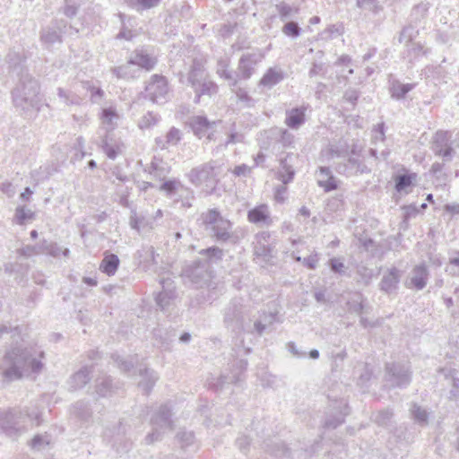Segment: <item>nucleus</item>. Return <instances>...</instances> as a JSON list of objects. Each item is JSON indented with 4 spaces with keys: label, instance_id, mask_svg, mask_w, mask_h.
Here are the masks:
<instances>
[{
    "label": "nucleus",
    "instance_id": "1",
    "mask_svg": "<svg viewBox=\"0 0 459 459\" xmlns=\"http://www.w3.org/2000/svg\"><path fill=\"white\" fill-rule=\"evenodd\" d=\"M44 351L39 347L22 342L6 351L0 370L9 381L39 374L44 368Z\"/></svg>",
    "mask_w": 459,
    "mask_h": 459
},
{
    "label": "nucleus",
    "instance_id": "2",
    "mask_svg": "<svg viewBox=\"0 0 459 459\" xmlns=\"http://www.w3.org/2000/svg\"><path fill=\"white\" fill-rule=\"evenodd\" d=\"M40 423L41 412L37 407H27L22 411H7L0 415V427L7 436L13 438Z\"/></svg>",
    "mask_w": 459,
    "mask_h": 459
},
{
    "label": "nucleus",
    "instance_id": "3",
    "mask_svg": "<svg viewBox=\"0 0 459 459\" xmlns=\"http://www.w3.org/2000/svg\"><path fill=\"white\" fill-rule=\"evenodd\" d=\"M13 100L17 108L24 111L32 108L38 110L41 102L39 82L29 76L22 78L13 91Z\"/></svg>",
    "mask_w": 459,
    "mask_h": 459
},
{
    "label": "nucleus",
    "instance_id": "4",
    "mask_svg": "<svg viewBox=\"0 0 459 459\" xmlns=\"http://www.w3.org/2000/svg\"><path fill=\"white\" fill-rule=\"evenodd\" d=\"M221 171V164L212 160L191 169L188 178L191 183L201 187L206 194H212L220 181L219 176Z\"/></svg>",
    "mask_w": 459,
    "mask_h": 459
},
{
    "label": "nucleus",
    "instance_id": "5",
    "mask_svg": "<svg viewBox=\"0 0 459 459\" xmlns=\"http://www.w3.org/2000/svg\"><path fill=\"white\" fill-rule=\"evenodd\" d=\"M202 224L219 241H228L232 238V223L221 216L216 209H210L201 215Z\"/></svg>",
    "mask_w": 459,
    "mask_h": 459
},
{
    "label": "nucleus",
    "instance_id": "6",
    "mask_svg": "<svg viewBox=\"0 0 459 459\" xmlns=\"http://www.w3.org/2000/svg\"><path fill=\"white\" fill-rule=\"evenodd\" d=\"M152 432L146 437L148 443H153L158 440L161 433H165L172 429L170 420V409L168 405H162L152 420Z\"/></svg>",
    "mask_w": 459,
    "mask_h": 459
},
{
    "label": "nucleus",
    "instance_id": "7",
    "mask_svg": "<svg viewBox=\"0 0 459 459\" xmlns=\"http://www.w3.org/2000/svg\"><path fill=\"white\" fill-rule=\"evenodd\" d=\"M264 58V54L261 51L255 53H246L241 56L237 68V82L238 80H247L255 72V66Z\"/></svg>",
    "mask_w": 459,
    "mask_h": 459
},
{
    "label": "nucleus",
    "instance_id": "8",
    "mask_svg": "<svg viewBox=\"0 0 459 459\" xmlns=\"http://www.w3.org/2000/svg\"><path fill=\"white\" fill-rule=\"evenodd\" d=\"M147 96L153 102H164L169 93L168 82L165 77L154 74L145 87Z\"/></svg>",
    "mask_w": 459,
    "mask_h": 459
},
{
    "label": "nucleus",
    "instance_id": "9",
    "mask_svg": "<svg viewBox=\"0 0 459 459\" xmlns=\"http://www.w3.org/2000/svg\"><path fill=\"white\" fill-rule=\"evenodd\" d=\"M429 276V273L426 264H417L409 273L404 281V285L408 289L416 290H423L427 286Z\"/></svg>",
    "mask_w": 459,
    "mask_h": 459
},
{
    "label": "nucleus",
    "instance_id": "10",
    "mask_svg": "<svg viewBox=\"0 0 459 459\" xmlns=\"http://www.w3.org/2000/svg\"><path fill=\"white\" fill-rule=\"evenodd\" d=\"M207 59L204 55H198L193 59L190 71L187 74V81L191 86H198L200 81L206 78L205 64Z\"/></svg>",
    "mask_w": 459,
    "mask_h": 459
},
{
    "label": "nucleus",
    "instance_id": "11",
    "mask_svg": "<svg viewBox=\"0 0 459 459\" xmlns=\"http://www.w3.org/2000/svg\"><path fill=\"white\" fill-rule=\"evenodd\" d=\"M451 134L447 131H438L434 137V151L437 154L442 157H451L453 149L450 146L449 141Z\"/></svg>",
    "mask_w": 459,
    "mask_h": 459
},
{
    "label": "nucleus",
    "instance_id": "12",
    "mask_svg": "<svg viewBox=\"0 0 459 459\" xmlns=\"http://www.w3.org/2000/svg\"><path fill=\"white\" fill-rule=\"evenodd\" d=\"M269 238L270 235L265 232L256 235L254 247V254L256 257H261L263 260L272 257L273 248L269 243Z\"/></svg>",
    "mask_w": 459,
    "mask_h": 459
},
{
    "label": "nucleus",
    "instance_id": "13",
    "mask_svg": "<svg viewBox=\"0 0 459 459\" xmlns=\"http://www.w3.org/2000/svg\"><path fill=\"white\" fill-rule=\"evenodd\" d=\"M388 374L391 377V381L394 385L398 386L407 385L411 379V373L409 368L401 365H389L387 366Z\"/></svg>",
    "mask_w": 459,
    "mask_h": 459
},
{
    "label": "nucleus",
    "instance_id": "14",
    "mask_svg": "<svg viewBox=\"0 0 459 459\" xmlns=\"http://www.w3.org/2000/svg\"><path fill=\"white\" fill-rule=\"evenodd\" d=\"M247 219L255 224L270 225L273 221L270 216L269 207L266 204H260L250 210L247 213Z\"/></svg>",
    "mask_w": 459,
    "mask_h": 459
},
{
    "label": "nucleus",
    "instance_id": "15",
    "mask_svg": "<svg viewBox=\"0 0 459 459\" xmlns=\"http://www.w3.org/2000/svg\"><path fill=\"white\" fill-rule=\"evenodd\" d=\"M214 122L211 123L205 117L195 116L193 117L189 121V126L194 131L195 134L199 138H202L207 134V139H212V134H208Z\"/></svg>",
    "mask_w": 459,
    "mask_h": 459
},
{
    "label": "nucleus",
    "instance_id": "16",
    "mask_svg": "<svg viewBox=\"0 0 459 459\" xmlns=\"http://www.w3.org/2000/svg\"><path fill=\"white\" fill-rule=\"evenodd\" d=\"M100 119L101 126L107 132H110L113 131L117 126L120 116L117 113V109L114 107L110 106L108 108H104L101 110Z\"/></svg>",
    "mask_w": 459,
    "mask_h": 459
},
{
    "label": "nucleus",
    "instance_id": "17",
    "mask_svg": "<svg viewBox=\"0 0 459 459\" xmlns=\"http://www.w3.org/2000/svg\"><path fill=\"white\" fill-rule=\"evenodd\" d=\"M292 159L291 154H287L285 158L280 160V169L277 172V178L281 180L283 185H287L293 180L295 170L291 163Z\"/></svg>",
    "mask_w": 459,
    "mask_h": 459
},
{
    "label": "nucleus",
    "instance_id": "18",
    "mask_svg": "<svg viewBox=\"0 0 459 459\" xmlns=\"http://www.w3.org/2000/svg\"><path fill=\"white\" fill-rule=\"evenodd\" d=\"M160 189L166 192V194L170 196L178 195L181 197L184 194H192V192L178 179H171L164 182L160 186Z\"/></svg>",
    "mask_w": 459,
    "mask_h": 459
},
{
    "label": "nucleus",
    "instance_id": "19",
    "mask_svg": "<svg viewBox=\"0 0 459 459\" xmlns=\"http://www.w3.org/2000/svg\"><path fill=\"white\" fill-rule=\"evenodd\" d=\"M306 108H296L286 112L285 124L293 129H298L305 122Z\"/></svg>",
    "mask_w": 459,
    "mask_h": 459
},
{
    "label": "nucleus",
    "instance_id": "20",
    "mask_svg": "<svg viewBox=\"0 0 459 459\" xmlns=\"http://www.w3.org/2000/svg\"><path fill=\"white\" fill-rule=\"evenodd\" d=\"M400 272L395 267L391 268L384 276L380 283L381 290L392 292L397 288L400 281Z\"/></svg>",
    "mask_w": 459,
    "mask_h": 459
},
{
    "label": "nucleus",
    "instance_id": "21",
    "mask_svg": "<svg viewBox=\"0 0 459 459\" xmlns=\"http://www.w3.org/2000/svg\"><path fill=\"white\" fill-rule=\"evenodd\" d=\"M283 78L284 73L281 68L272 67L265 72L260 80V85L272 88L275 84L279 83L281 80H283Z\"/></svg>",
    "mask_w": 459,
    "mask_h": 459
},
{
    "label": "nucleus",
    "instance_id": "22",
    "mask_svg": "<svg viewBox=\"0 0 459 459\" xmlns=\"http://www.w3.org/2000/svg\"><path fill=\"white\" fill-rule=\"evenodd\" d=\"M119 263L120 261L117 255L106 252L100 263V270L109 276L114 275L118 268Z\"/></svg>",
    "mask_w": 459,
    "mask_h": 459
},
{
    "label": "nucleus",
    "instance_id": "23",
    "mask_svg": "<svg viewBox=\"0 0 459 459\" xmlns=\"http://www.w3.org/2000/svg\"><path fill=\"white\" fill-rule=\"evenodd\" d=\"M230 58H221L217 62L216 74L222 79L229 81L230 86L237 84V76L234 77L232 73L230 71Z\"/></svg>",
    "mask_w": 459,
    "mask_h": 459
},
{
    "label": "nucleus",
    "instance_id": "24",
    "mask_svg": "<svg viewBox=\"0 0 459 459\" xmlns=\"http://www.w3.org/2000/svg\"><path fill=\"white\" fill-rule=\"evenodd\" d=\"M417 179L416 173H407L394 177L395 189L399 193H409V188Z\"/></svg>",
    "mask_w": 459,
    "mask_h": 459
},
{
    "label": "nucleus",
    "instance_id": "25",
    "mask_svg": "<svg viewBox=\"0 0 459 459\" xmlns=\"http://www.w3.org/2000/svg\"><path fill=\"white\" fill-rule=\"evenodd\" d=\"M133 65H138L146 70H151L156 64V58L145 53L143 50L136 51L130 59Z\"/></svg>",
    "mask_w": 459,
    "mask_h": 459
},
{
    "label": "nucleus",
    "instance_id": "26",
    "mask_svg": "<svg viewBox=\"0 0 459 459\" xmlns=\"http://www.w3.org/2000/svg\"><path fill=\"white\" fill-rule=\"evenodd\" d=\"M318 185L329 192L337 188V181L334 177L331 175L329 169L321 167L319 170Z\"/></svg>",
    "mask_w": 459,
    "mask_h": 459
},
{
    "label": "nucleus",
    "instance_id": "27",
    "mask_svg": "<svg viewBox=\"0 0 459 459\" xmlns=\"http://www.w3.org/2000/svg\"><path fill=\"white\" fill-rule=\"evenodd\" d=\"M139 372L142 377L139 382V385L146 394H148L158 380V375L153 370H150L148 368H144L143 370L140 369Z\"/></svg>",
    "mask_w": 459,
    "mask_h": 459
},
{
    "label": "nucleus",
    "instance_id": "28",
    "mask_svg": "<svg viewBox=\"0 0 459 459\" xmlns=\"http://www.w3.org/2000/svg\"><path fill=\"white\" fill-rule=\"evenodd\" d=\"M35 219V212L25 206H18L15 209L13 221L18 225H24Z\"/></svg>",
    "mask_w": 459,
    "mask_h": 459
},
{
    "label": "nucleus",
    "instance_id": "29",
    "mask_svg": "<svg viewBox=\"0 0 459 459\" xmlns=\"http://www.w3.org/2000/svg\"><path fill=\"white\" fill-rule=\"evenodd\" d=\"M89 375L90 369L87 367L82 368L79 371L71 377V387L74 389L83 387L90 380Z\"/></svg>",
    "mask_w": 459,
    "mask_h": 459
},
{
    "label": "nucleus",
    "instance_id": "30",
    "mask_svg": "<svg viewBox=\"0 0 459 459\" xmlns=\"http://www.w3.org/2000/svg\"><path fill=\"white\" fill-rule=\"evenodd\" d=\"M102 149L109 159L114 160L117 158L118 154L123 152L125 149V144L121 141L116 142L114 143H109L108 137L106 136L103 139Z\"/></svg>",
    "mask_w": 459,
    "mask_h": 459
},
{
    "label": "nucleus",
    "instance_id": "31",
    "mask_svg": "<svg viewBox=\"0 0 459 459\" xmlns=\"http://www.w3.org/2000/svg\"><path fill=\"white\" fill-rule=\"evenodd\" d=\"M193 88L197 94V99H199L201 94L212 95L218 91L217 84L210 80H207V78L200 81L199 85L193 86Z\"/></svg>",
    "mask_w": 459,
    "mask_h": 459
},
{
    "label": "nucleus",
    "instance_id": "32",
    "mask_svg": "<svg viewBox=\"0 0 459 459\" xmlns=\"http://www.w3.org/2000/svg\"><path fill=\"white\" fill-rule=\"evenodd\" d=\"M40 253H46L54 257H57L60 255L61 253L65 256H68L69 255V249L65 248L62 250V248L56 244V243H48L47 241H44L41 246L39 247Z\"/></svg>",
    "mask_w": 459,
    "mask_h": 459
},
{
    "label": "nucleus",
    "instance_id": "33",
    "mask_svg": "<svg viewBox=\"0 0 459 459\" xmlns=\"http://www.w3.org/2000/svg\"><path fill=\"white\" fill-rule=\"evenodd\" d=\"M40 39L47 46H52L56 42H61V35L55 29L46 28L41 31Z\"/></svg>",
    "mask_w": 459,
    "mask_h": 459
},
{
    "label": "nucleus",
    "instance_id": "34",
    "mask_svg": "<svg viewBox=\"0 0 459 459\" xmlns=\"http://www.w3.org/2000/svg\"><path fill=\"white\" fill-rule=\"evenodd\" d=\"M57 95L65 105H79L82 101V98L79 95L63 88L57 89Z\"/></svg>",
    "mask_w": 459,
    "mask_h": 459
},
{
    "label": "nucleus",
    "instance_id": "35",
    "mask_svg": "<svg viewBox=\"0 0 459 459\" xmlns=\"http://www.w3.org/2000/svg\"><path fill=\"white\" fill-rule=\"evenodd\" d=\"M112 71L117 78L124 79L134 77L135 73V70L134 69V65L131 60H129L126 65L115 67Z\"/></svg>",
    "mask_w": 459,
    "mask_h": 459
},
{
    "label": "nucleus",
    "instance_id": "36",
    "mask_svg": "<svg viewBox=\"0 0 459 459\" xmlns=\"http://www.w3.org/2000/svg\"><path fill=\"white\" fill-rule=\"evenodd\" d=\"M231 87L232 92L240 102H243L246 106H250L253 103V99L250 97L246 88L238 87L237 84Z\"/></svg>",
    "mask_w": 459,
    "mask_h": 459
},
{
    "label": "nucleus",
    "instance_id": "37",
    "mask_svg": "<svg viewBox=\"0 0 459 459\" xmlns=\"http://www.w3.org/2000/svg\"><path fill=\"white\" fill-rule=\"evenodd\" d=\"M96 392L100 396H107L111 393V383L109 378L101 377L96 381Z\"/></svg>",
    "mask_w": 459,
    "mask_h": 459
},
{
    "label": "nucleus",
    "instance_id": "38",
    "mask_svg": "<svg viewBox=\"0 0 459 459\" xmlns=\"http://www.w3.org/2000/svg\"><path fill=\"white\" fill-rule=\"evenodd\" d=\"M50 442V438L48 435H36L30 441V446L34 450L44 449Z\"/></svg>",
    "mask_w": 459,
    "mask_h": 459
},
{
    "label": "nucleus",
    "instance_id": "39",
    "mask_svg": "<svg viewBox=\"0 0 459 459\" xmlns=\"http://www.w3.org/2000/svg\"><path fill=\"white\" fill-rule=\"evenodd\" d=\"M348 167L354 169L356 173L363 174L370 172V169L360 161L359 155H357V157L352 156L349 158Z\"/></svg>",
    "mask_w": 459,
    "mask_h": 459
},
{
    "label": "nucleus",
    "instance_id": "40",
    "mask_svg": "<svg viewBox=\"0 0 459 459\" xmlns=\"http://www.w3.org/2000/svg\"><path fill=\"white\" fill-rule=\"evenodd\" d=\"M159 120V117L157 115L153 114L152 112H149L146 115H144L142 119L139 121V126L142 129L149 128L152 126H154Z\"/></svg>",
    "mask_w": 459,
    "mask_h": 459
},
{
    "label": "nucleus",
    "instance_id": "41",
    "mask_svg": "<svg viewBox=\"0 0 459 459\" xmlns=\"http://www.w3.org/2000/svg\"><path fill=\"white\" fill-rule=\"evenodd\" d=\"M181 135L179 129L172 127L166 135V143L169 145H177L181 140Z\"/></svg>",
    "mask_w": 459,
    "mask_h": 459
},
{
    "label": "nucleus",
    "instance_id": "42",
    "mask_svg": "<svg viewBox=\"0 0 459 459\" xmlns=\"http://www.w3.org/2000/svg\"><path fill=\"white\" fill-rule=\"evenodd\" d=\"M279 14L281 19H288L292 17L295 13H298L297 8H293L286 4H281L277 6Z\"/></svg>",
    "mask_w": 459,
    "mask_h": 459
},
{
    "label": "nucleus",
    "instance_id": "43",
    "mask_svg": "<svg viewBox=\"0 0 459 459\" xmlns=\"http://www.w3.org/2000/svg\"><path fill=\"white\" fill-rule=\"evenodd\" d=\"M282 32L286 35V36H290V37H298L300 33V29L299 27L298 26V24L296 22H287L283 28H282Z\"/></svg>",
    "mask_w": 459,
    "mask_h": 459
},
{
    "label": "nucleus",
    "instance_id": "44",
    "mask_svg": "<svg viewBox=\"0 0 459 459\" xmlns=\"http://www.w3.org/2000/svg\"><path fill=\"white\" fill-rule=\"evenodd\" d=\"M411 414L413 418L420 423H425L428 419V413L424 409L414 404L411 408Z\"/></svg>",
    "mask_w": 459,
    "mask_h": 459
},
{
    "label": "nucleus",
    "instance_id": "45",
    "mask_svg": "<svg viewBox=\"0 0 459 459\" xmlns=\"http://www.w3.org/2000/svg\"><path fill=\"white\" fill-rule=\"evenodd\" d=\"M130 226L134 230L140 231V230L145 226L144 218L138 216L135 212H133L130 217Z\"/></svg>",
    "mask_w": 459,
    "mask_h": 459
},
{
    "label": "nucleus",
    "instance_id": "46",
    "mask_svg": "<svg viewBox=\"0 0 459 459\" xmlns=\"http://www.w3.org/2000/svg\"><path fill=\"white\" fill-rule=\"evenodd\" d=\"M385 139L384 124H378L373 131L372 143H377V142H384Z\"/></svg>",
    "mask_w": 459,
    "mask_h": 459
},
{
    "label": "nucleus",
    "instance_id": "47",
    "mask_svg": "<svg viewBox=\"0 0 459 459\" xmlns=\"http://www.w3.org/2000/svg\"><path fill=\"white\" fill-rule=\"evenodd\" d=\"M18 252L21 255H23L25 257H30L40 254L39 247L38 248L35 246L30 245L22 247L21 249H19Z\"/></svg>",
    "mask_w": 459,
    "mask_h": 459
},
{
    "label": "nucleus",
    "instance_id": "48",
    "mask_svg": "<svg viewBox=\"0 0 459 459\" xmlns=\"http://www.w3.org/2000/svg\"><path fill=\"white\" fill-rule=\"evenodd\" d=\"M274 199L277 203L282 204L287 199V186H279L275 188Z\"/></svg>",
    "mask_w": 459,
    "mask_h": 459
},
{
    "label": "nucleus",
    "instance_id": "49",
    "mask_svg": "<svg viewBox=\"0 0 459 459\" xmlns=\"http://www.w3.org/2000/svg\"><path fill=\"white\" fill-rule=\"evenodd\" d=\"M238 30L236 22L224 24L220 30V33L223 38H228Z\"/></svg>",
    "mask_w": 459,
    "mask_h": 459
},
{
    "label": "nucleus",
    "instance_id": "50",
    "mask_svg": "<svg viewBox=\"0 0 459 459\" xmlns=\"http://www.w3.org/2000/svg\"><path fill=\"white\" fill-rule=\"evenodd\" d=\"M178 438L182 444V446H188L194 441V434L193 432L182 431L178 434Z\"/></svg>",
    "mask_w": 459,
    "mask_h": 459
},
{
    "label": "nucleus",
    "instance_id": "51",
    "mask_svg": "<svg viewBox=\"0 0 459 459\" xmlns=\"http://www.w3.org/2000/svg\"><path fill=\"white\" fill-rule=\"evenodd\" d=\"M251 173V168L246 164L236 166L233 174L237 177H247Z\"/></svg>",
    "mask_w": 459,
    "mask_h": 459
},
{
    "label": "nucleus",
    "instance_id": "52",
    "mask_svg": "<svg viewBox=\"0 0 459 459\" xmlns=\"http://www.w3.org/2000/svg\"><path fill=\"white\" fill-rule=\"evenodd\" d=\"M318 254L315 253L302 260L303 264L309 269H315L318 263Z\"/></svg>",
    "mask_w": 459,
    "mask_h": 459
},
{
    "label": "nucleus",
    "instance_id": "53",
    "mask_svg": "<svg viewBox=\"0 0 459 459\" xmlns=\"http://www.w3.org/2000/svg\"><path fill=\"white\" fill-rule=\"evenodd\" d=\"M201 254H207L209 257L215 259H221L222 257V250L217 247H212L203 250Z\"/></svg>",
    "mask_w": 459,
    "mask_h": 459
},
{
    "label": "nucleus",
    "instance_id": "54",
    "mask_svg": "<svg viewBox=\"0 0 459 459\" xmlns=\"http://www.w3.org/2000/svg\"><path fill=\"white\" fill-rule=\"evenodd\" d=\"M393 416V413L389 411H384L377 413L375 420L381 425L385 424Z\"/></svg>",
    "mask_w": 459,
    "mask_h": 459
},
{
    "label": "nucleus",
    "instance_id": "55",
    "mask_svg": "<svg viewBox=\"0 0 459 459\" xmlns=\"http://www.w3.org/2000/svg\"><path fill=\"white\" fill-rule=\"evenodd\" d=\"M280 142L285 147L290 146L294 142V136L287 130L282 131Z\"/></svg>",
    "mask_w": 459,
    "mask_h": 459
},
{
    "label": "nucleus",
    "instance_id": "56",
    "mask_svg": "<svg viewBox=\"0 0 459 459\" xmlns=\"http://www.w3.org/2000/svg\"><path fill=\"white\" fill-rule=\"evenodd\" d=\"M113 359L117 363V367L123 371H128L132 363L121 359L118 355H114Z\"/></svg>",
    "mask_w": 459,
    "mask_h": 459
},
{
    "label": "nucleus",
    "instance_id": "57",
    "mask_svg": "<svg viewBox=\"0 0 459 459\" xmlns=\"http://www.w3.org/2000/svg\"><path fill=\"white\" fill-rule=\"evenodd\" d=\"M330 265H331V269L334 273H341L343 272L344 264L340 259H337V258L331 259Z\"/></svg>",
    "mask_w": 459,
    "mask_h": 459
},
{
    "label": "nucleus",
    "instance_id": "58",
    "mask_svg": "<svg viewBox=\"0 0 459 459\" xmlns=\"http://www.w3.org/2000/svg\"><path fill=\"white\" fill-rule=\"evenodd\" d=\"M158 305L164 309L167 306L169 305V299L168 298V294L166 292H160L157 299Z\"/></svg>",
    "mask_w": 459,
    "mask_h": 459
},
{
    "label": "nucleus",
    "instance_id": "59",
    "mask_svg": "<svg viewBox=\"0 0 459 459\" xmlns=\"http://www.w3.org/2000/svg\"><path fill=\"white\" fill-rule=\"evenodd\" d=\"M444 209L451 216L459 214V204H446Z\"/></svg>",
    "mask_w": 459,
    "mask_h": 459
},
{
    "label": "nucleus",
    "instance_id": "60",
    "mask_svg": "<svg viewBox=\"0 0 459 459\" xmlns=\"http://www.w3.org/2000/svg\"><path fill=\"white\" fill-rule=\"evenodd\" d=\"M392 96L397 99L403 98L405 94L403 93L402 90V84L397 83L394 84L392 87Z\"/></svg>",
    "mask_w": 459,
    "mask_h": 459
},
{
    "label": "nucleus",
    "instance_id": "61",
    "mask_svg": "<svg viewBox=\"0 0 459 459\" xmlns=\"http://www.w3.org/2000/svg\"><path fill=\"white\" fill-rule=\"evenodd\" d=\"M343 408H344L345 411L341 415V417L337 420V421L334 423L328 421L327 422L328 426L335 428L343 421L344 416L348 413V406L345 403H343Z\"/></svg>",
    "mask_w": 459,
    "mask_h": 459
},
{
    "label": "nucleus",
    "instance_id": "62",
    "mask_svg": "<svg viewBox=\"0 0 459 459\" xmlns=\"http://www.w3.org/2000/svg\"><path fill=\"white\" fill-rule=\"evenodd\" d=\"M345 99L351 102V103H355V101L358 100L359 98V94L356 91L354 90H351V91H346L345 95H344Z\"/></svg>",
    "mask_w": 459,
    "mask_h": 459
},
{
    "label": "nucleus",
    "instance_id": "63",
    "mask_svg": "<svg viewBox=\"0 0 459 459\" xmlns=\"http://www.w3.org/2000/svg\"><path fill=\"white\" fill-rule=\"evenodd\" d=\"M0 189L2 192L7 194L9 196H12L13 194V185L10 182H4L1 184Z\"/></svg>",
    "mask_w": 459,
    "mask_h": 459
},
{
    "label": "nucleus",
    "instance_id": "64",
    "mask_svg": "<svg viewBox=\"0 0 459 459\" xmlns=\"http://www.w3.org/2000/svg\"><path fill=\"white\" fill-rule=\"evenodd\" d=\"M362 307H363V306H362V302L360 300V297L358 296V300H356L354 302V304L351 305L350 309L354 312L359 313V312H361Z\"/></svg>",
    "mask_w": 459,
    "mask_h": 459
}]
</instances>
